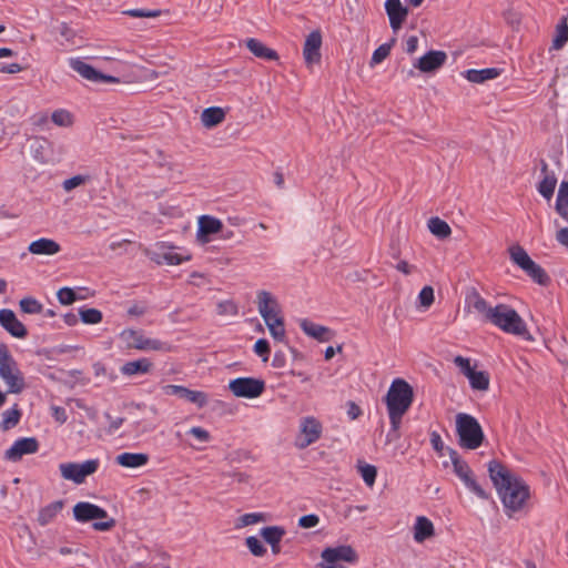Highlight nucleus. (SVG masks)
<instances>
[{
  "instance_id": "nucleus-21",
  "label": "nucleus",
  "mask_w": 568,
  "mask_h": 568,
  "mask_svg": "<svg viewBox=\"0 0 568 568\" xmlns=\"http://www.w3.org/2000/svg\"><path fill=\"white\" fill-rule=\"evenodd\" d=\"M322 34L320 30L312 31L304 43L303 55L307 65L321 61Z\"/></svg>"
},
{
  "instance_id": "nucleus-35",
  "label": "nucleus",
  "mask_w": 568,
  "mask_h": 568,
  "mask_svg": "<svg viewBox=\"0 0 568 568\" xmlns=\"http://www.w3.org/2000/svg\"><path fill=\"white\" fill-rule=\"evenodd\" d=\"M466 377L474 389L487 390L489 388V375L487 372L473 369Z\"/></svg>"
},
{
  "instance_id": "nucleus-33",
  "label": "nucleus",
  "mask_w": 568,
  "mask_h": 568,
  "mask_svg": "<svg viewBox=\"0 0 568 568\" xmlns=\"http://www.w3.org/2000/svg\"><path fill=\"white\" fill-rule=\"evenodd\" d=\"M285 534V529L281 526H266L260 531V535L270 546L280 544Z\"/></svg>"
},
{
  "instance_id": "nucleus-62",
  "label": "nucleus",
  "mask_w": 568,
  "mask_h": 568,
  "mask_svg": "<svg viewBox=\"0 0 568 568\" xmlns=\"http://www.w3.org/2000/svg\"><path fill=\"white\" fill-rule=\"evenodd\" d=\"M104 416H105L106 419L110 420V425H109V429H108V432L110 434H112L115 430H118L122 426V424L124 422L123 417H118L115 419H112V417H111V415L109 413H105Z\"/></svg>"
},
{
  "instance_id": "nucleus-17",
  "label": "nucleus",
  "mask_w": 568,
  "mask_h": 568,
  "mask_svg": "<svg viewBox=\"0 0 568 568\" xmlns=\"http://www.w3.org/2000/svg\"><path fill=\"white\" fill-rule=\"evenodd\" d=\"M73 516L74 519L79 523H88L95 519L108 518V513L105 509L94 504L80 501L73 507Z\"/></svg>"
},
{
  "instance_id": "nucleus-15",
  "label": "nucleus",
  "mask_w": 568,
  "mask_h": 568,
  "mask_svg": "<svg viewBox=\"0 0 568 568\" xmlns=\"http://www.w3.org/2000/svg\"><path fill=\"white\" fill-rule=\"evenodd\" d=\"M39 449V442L34 437H24L16 440L6 450L4 458L10 462H19L23 455L34 454Z\"/></svg>"
},
{
  "instance_id": "nucleus-63",
  "label": "nucleus",
  "mask_w": 568,
  "mask_h": 568,
  "mask_svg": "<svg viewBox=\"0 0 568 568\" xmlns=\"http://www.w3.org/2000/svg\"><path fill=\"white\" fill-rule=\"evenodd\" d=\"M148 312V307L143 304H133L128 308V314L130 316H142Z\"/></svg>"
},
{
  "instance_id": "nucleus-40",
  "label": "nucleus",
  "mask_w": 568,
  "mask_h": 568,
  "mask_svg": "<svg viewBox=\"0 0 568 568\" xmlns=\"http://www.w3.org/2000/svg\"><path fill=\"white\" fill-rule=\"evenodd\" d=\"M556 184L557 179L555 174H546L538 183L537 190L546 200H550L554 195Z\"/></svg>"
},
{
  "instance_id": "nucleus-53",
  "label": "nucleus",
  "mask_w": 568,
  "mask_h": 568,
  "mask_svg": "<svg viewBox=\"0 0 568 568\" xmlns=\"http://www.w3.org/2000/svg\"><path fill=\"white\" fill-rule=\"evenodd\" d=\"M216 311H217V314L222 315V316L223 315L234 316L237 314V306L232 301H222V302L217 303Z\"/></svg>"
},
{
  "instance_id": "nucleus-50",
  "label": "nucleus",
  "mask_w": 568,
  "mask_h": 568,
  "mask_svg": "<svg viewBox=\"0 0 568 568\" xmlns=\"http://www.w3.org/2000/svg\"><path fill=\"white\" fill-rule=\"evenodd\" d=\"M420 306L429 307L434 303V290L432 286L426 285L422 288L418 295Z\"/></svg>"
},
{
  "instance_id": "nucleus-42",
  "label": "nucleus",
  "mask_w": 568,
  "mask_h": 568,
  "mask_svg": "<svg viewBox=\"0 0 568 568\" xmlns=\"http://www.w3.org/2000/svg\"><path fill=\"white\" fill-rule=\"evenodd\" d=\"M79 316L82 323L84 324H99L102 318V312L98 308H87V307H80L79 308Z\"/></svg>"
},
{
  "instance_id": "nucleus-4",
  "label": "nucleus",
  "mask_w": 568,
  "mask_h": 568,
  "mask_svg": "<svg viewBox=\"0 0 568 568\" xmlns=\"http://www.w3.org/2000/svg\"><path fill=\"white\" fill-rule=\"evenodd\" d=\"M413 400V387L403 378L394 379L385 396L387 410L406 414Z\"/></svg>"
},
{
  "instance_id": "nucleus-52",
  "label": "nucleus",
  "mask_w": 568,
  "mask_h": 568,
  "mask_svg": "<svg viewBox=\"0 0 568 568\" xmlns=\"http://www.w3.org/2000/svg\"><path fill=\"white\" fill-rule=\"evenodd\" d=\"M254 352L262 357L264 362L268 359L271 352L270 343L265 338H260L254 344Z\"/></svg>"
},
{
  "instance_id": "nucleus-55",
  "label": "nucleus",
  "mask_w": 568,
  "mask_h": 568,
  "mask_svg": "<svg viewBox=\"0 0 568 568\" xmlns=\"http://www.w3.org/2000/svg\"><path fill=\"white\" fill-rule=\"evenodd\" d=\"M318 523L320 517L315 514L305 515L298 519V526L304 529L314 528Z\"/></svg>"
},
{
  "instance_id": "nucleus-61",
  "label": "nucleus",
  "mask_w": 568,
  "mask_h": 568,
  "mask_svg": "<svg viewBox=\"0 0 568 568\" xmlns=\"http://www.w3.org/2000/svg\"><path fill=\"white\" fill-rule=\"evenodd\" d=\"M430 444L434 450L443 455L444 443L442 440L440 435L435 430L430 433Z\"/></svg>"
},
{
  "instance_id": "nucleus-26",
  "label": "nucleus",
  "mask_w": 568,
  "mask_h": 568,
  "mask_svg": "<svg viewBox=\"0 0 568 568\" xmlns=\"http://www.w3.org/2000/svg\"><path fill=\"white\" fill-rule=\"evenodd\" d=\"M116 463L126 468H138L149 462V455L144 453H122L116 456Z\"/></svg>"
},
{
  "instance_id": "nucleus-8",
  "label": "nucleus",
  "mask_w": 568,
  "mask_h": 568,
  "mask_svg": "<svg viewBox=\"0 0 568 568\" xmlns=\"http://www.w3.org/2000/svg\"><path fill=\"white\" fill-rule=\"evenodd\" d=\"M229 388L236 397L255 398L264 392L265 383L253 377H239L230 382Z\"/></svg>"
},
{
  "instance_id": "nucleus-34",
  "label": "nucleus",
  "mask_w": 568,
  "mask_h": 568,
  "mask_svg": "<svg viewBox=\"0 0 568 568\" xmlns=\"http://www.w3.org/2000/svg\"><path fill=\"white\" fill-rule=\"evenodd\" d=\"M21 418V410L18 404H14L12 408L7 409L2 413V422L0 427L2 430H9L17 426Z\"/></svg>"
},
{
  "instance_id": "nucleus-32",
  "label": "nucleus",
  "mask_w": 568,
  "mask_h": 568,
  "mask_svg": "<svg viewBox=\"0 0 568 568\" xmlns=\"http://www.w3.org/2000/svg\"><path fill=\"white\" fill-rule=\"evenodd\" d=\"M535 283L547 286L550 283V277L546 271L536 262L531 261L526 268L523 270Z\"/></svg>"
},
{
  "instance_id": "nucleus-19",
  "label": "nucleus",
  "mask_w": 568,
  "mask_h": 568,
  "mask_svg": "<svg viewBox=\"0 0 568 568\" xmlns=\"http://www.w3.org/2000/svg\"><path fill=\"white\" fill-rule=\"evenodd\" d=\"M199 227L196 232V240L201 244H206L210 242V236L212 234H216L222 231L223 223L221 220L211 216V215H202L199 217Z\"/></svg>"
},
{
  "instance_id": "nucleus-60",
  "label": "nucleus",
  "mask_w": 568,
  "mask_h": 568,
  "mask_svg": "<svg viewBox=\"0 0 568 568\" xmlns=\"http://www.w3.org/2000/svg\"><path fill=\"white\" fill-rule=\"evenodd\" d=\"M115 526V520L110 518L105 521H95L92 524V528L97 531H109Z\"/></svg>"
},
{
  "instance_id": "nucleus-51",
  "label": "nucleus",
  "mask_w": 568,
  "mask_h": 568,
  "mask_svg": "<svg viewBox=\"0 0 568 568\" xmlns=\"http://www.w3.org/2000/svg\"><path fill=\"white\" fill-rule=\"evenodd\" d=\"M89 180H90L89 175L79 174V175H74L70 179H67L62 185H63L64 191L70 192L71 190L75 189L77 186L84 184Z\"/></svg>"
},
{
  "instance_id": "nucleus-29",
  "label": "nucleus",
  "mask_w": 568,
  "mask_h": 568,
  "mask_svg": "<svg viewBox=\"0 0 568 568\" xmlns=\"http://www.w3.org/2000/svg\"><path fill=\"white\" fill-rule=\"evenodd\" d=\"M500 73L501 70L498 68H486L481 70L470 69L465 72V78L469 82L483 83L487 80H491L499 77Z\"/></svg>"
},
{
  "instance_id": "nucleus-9",
  "label": "nucleus",
  "mask_w": 568,
  "mask_h": 568,
  "mask_svg": "<svg viewBox=\"0 0 568 568\" xmlns=\"http://www.w3.org/2000/svg\"><path fill=\"white\" fill-rule=\"evenodd\" d=\"M300 430L301 435L297 437L295 445L297 448L304 449L321 438L323 427L315 417L307 416L302 418Z\"/></svg>"
},
{
  "instance_id": "nucleus-25",
  "label": "nucleus",
  "mask_w": 568,
  "mask_h": 568,
  "mask_svg": "<svg viewBox=\"0 0 568 568\" xmlns=\"http://www.w3.org/2000/svg\"><path fill=\"white\" fill-rule=\"evenodd\" d=\"M153 367L152 362L149 358H139L136 361L126 362L120 368V372L125 376H132L136 374H148Z\"/></svg>"
},
{
  "instance_id": "nucleus-12",
  "label": "nucleus",
  "mask_w": 568,
  "mask_h": 568,
  "mask_svg": "<svg viewBox=\"0 0 568 568\" xmlns=\"http://www.w3.org/2000/svg\"><path fill=\"white\" fill-rule=\"evenodd\" d=\"M257 307L266 326L276 318H283L280 316L281 310L276 298L267 291H260L257 293Z\"/></svg>"
},
{
  "instance_id": "nucleus-10",
  "label": "nucleus",
  "mask_w": 568,
  "mask_h": 568,
  "mask_svg": "<svg viewBox=\"0 0 568 568\" xmlns=\"http://www.w3.org/2000/svg\"><path fill=\"white\" fill-rule=\"evenodd\" d=\"M0 377L8 386L7 393L20 394L26 388V381L22 372L18 367V363L6 364L0 366Z\"/></svg>"
},
{
  "instance_id": "nucleus-30",
  "label": "nucleus",
  "mask_w": 568,
  "mask_h": 568,
  "mask_svg": "<svg viewBox=\"0 0 568 568\" xmlns=\"http://www.w3.org/2000/svg\"><path fill=\"white\" fill-rule=\"evenodd\" d=\"M225 119V112L220 106H210L203 110L201 114L202 124L207 128H214Z\"/></svg>"
},
{
  "instance_id": "nucleus-64",
  "label": "nucleus",
  "mask_w": 568,
  "mask_h": 568,
  "mask_svg": "<svg viewBox=\"0 0 568 568\" xmlns=\"http://www.w3.org/2000/svg\"><path fill=\"white\" fill-rule=\"evenodd\" d=\"M347 415L351 419H356L357 417H359L362 415V409L356 403L348 402L347 403Z\"/></svg>"
},
{
  "instance_id": "nucleus-36",
  "label": "nucleus",
  "mask_w": 568,
  "mask_h": 568,
  "mask_svg": "<svg viewBox=\"0 0 568 568\" xmlns=\"http://www.w3.org/2000/svg\"><path fill=\"white\" fill-rule=\"evenodd\" d=\"M428 229L438 239H446L452 233L448 223L437 216L429 219Z\"/></svg>"
},
{
  "instance_id": "nucleus-47",
  "label": "nucleus",
  "mask_w": 568,
  "mask_h": 568,
  "mask_svg": "<svg viewBox=\"0 0 568 568\" xmlns=\"http://www.w3.org/2000/svg\"><path fill=\"white\" fill-rule=\"evenodd\" d=\"M264 520V514L262 513H248L244 514L241 517H239L236 523V528H243L253 524H256L258 521Z\"/></svg>"
},
{
  "instance_id": "nucleus-14",
  "label": "nucleus",
  "mask_w": 568,
  "mask_h": 568,
  "mask_svg": "<svg viewBox=\"0 0 568 568\" xmlns=\"http://www.w3.org/2000/svg\"><path fill=\"white\" fill-rule=\"evenodd\" d=\"M162 390L165 395H174L186 402L203 408L207 404V394L201 390H192L181 385H164Z\"/></svg>"
},
{
  "instance_id": "nucleus-41",
  "label": "nucleus",
  "mask_w": 568,
  "mask_h": 568,
  "mask_svg": "<svg viewBox=\"0 0 568 568\" xmlns=\"http://www.w3.org/2000/svg\"><path fill=\"white\" fill-rule=\"evenodd\" d=\"M509 254L511 261L521 270L526 268V266L532 261L528 253L520 245L511 246L509 248Z\"/></svg>"
},
{
  "instance_id": "nucleus-56",
  "label": "nucleus",
  "mask_w": 568,
  "mask_h": 568,
  "mask_svg": "<svg viewBox=\"0 0 568 568\" xmlns=\"http://www.w3.org/2000/svg\"><path fill=\"white\" fill-rule=\"evenodd\" d=\"M186 260H190V256L182 257L178 253L173 252L162 253V263H166L169 265H179Z\"/></svg>"
},
{
  "instance_id": "nucleus-44",
  "label": "nucleus",
  "mask_w": 568,
  "mask_h": 568,
  "mask_svg": "<svg viewBox=\"0 0 568 568\" xmlns=\"http://www.w3.org/2000/svg\"><path fill=\"white\" fill-rule=\"evenodd\" d=\"M357 468L365 484L372 487L375 484L377 476L376 467L369 464L358 463Z\"/></svg>"
},
{
  "instance_id": "nucleus-49",
  "label": "nucleus",
  "mask_w": 568,
  "mask_h": 568,
  "mask_svg": "<svg viewBox=\"0 0 568 568\" xmlns=\"http://www.w3.org/2000/svg\"><path fill=\"white\" fill-rule=\"evenodd\" d=\"M57 297L62 305H71L78 300L75 292L70 287H62L58 291Z\"/></svg>"
},
{
  "instance_id": "nucleus-57",
  "label": "nucleus",
  "mask_w": 568,
  "mask_h": 568,
  "mask_svg": "<svg viewBox=\"0 0 568 568\" xmlns=\"http://www.w3.org/2000/svg\"><path fill=\"white\" fill-rule=\"evenodd\" d=\"M454 363L457 367L460 368L462 373L467 376L474 368L470 366V362L468 358L463 357L460 355L454 358Z\"/></svg>"
},
{
  "instance_id": "nucleus-59",
  "label": "nucleus",
  "mask_w": 568,
  "mask_h": 568,
  "mask_svg": "<svg viewBox=\"0 0 568 568\" xmlns=\"http://www.w3.org/2000/svg\"><path fill=\"white\" fill-rule=\"evenodd\" d=\"M189 434H191L192 436H194L195 438H197L199 440H201L203 443L209 442L211 438L210 433L206 429L199 427V426L192 427L189 430Z\"/></svg>"
},
{
  "instance_id": "nucleus-37",
  "label": "nucleus",
  "mask_w": 568,
  "mask_h": 568,
  "mask_svg": "<svg viewBox=\"0 0 568 568\" xmlns=\"http://www.w3.org/2000/svg\"><path fill=\"white\" fill-rule=\"evenodd\" d=\"M568 41L567 17H564L556 28V37L552 40L551 49L560 50Z\"/></svg>"
},
{
  "instance_id": "nucleus-20",
  "label": "nucleus",
  "mask_w": 568,
  "mask_h": 568,
  "mask_svg": "<svg viewBox=\"0 0 568 568\" xmlns=\"http://www.w3.org/2000/svg\"><path fill=\"white\" fill-rule=\"evenodd\" d=\"M447 60V54L444 51L430 50L420 57L414 64L420 72L432 73L440 69Z\"/></svg>"
},
{
  "instance_id": "nucleus-23",
  "label": "nucleus",
  "mask_w": 568,
  "mask_h": 568,
  "mask_svg": "<svg viewBox=\"0 0 568 568\" xmlns=\"http://www.w3.org/2000/svg\"><path fill=\"white\" fill-rule=\"evenodd\" d=\"M28 250L36 255H54L61 251V246L54 240L41 237L31 242Z\"/></svg>"
},
{
  "instance_id": "nucleus-43",
  "label": "nucleus",
  "mask_w": 568,
  "mask_h": 568,
  "mask_svg": "<svg viewBox=\"0 0 568 568\" xmlns=\"http://www.w3.org/2000/svg\"><path fill=\"white\" fill-rule=\"evenodd\" d=\"M19 306L26 314H40L43 312V305L33 297H23L20 300Z\"/></svg>"
},
{
  "instance_id": "nucleus-11",
  "label": "nucleus",
  "mask_w": 568,
  "mask_h": 568,
  "mask_svg": "<svg viewBox=\"0 0 568 568\" xmlns=\"http://www.w3.org/2000/svg\"><path fill=\"white\" fill-rule=\"evenodd\" d=\"M555 210L568 222V181H561L559 185ZM556 240L568 247V227L560 229L556 234Z\"/></svg>"
},
{
  "instance_id": "nucleus-45",
  "label": "nucleus",
  "mask_w": 568,
  "mask_h": 568,
  "mask_svg": "<svg viewBox=\"0 0 568 568\" xmlns=\"http://www.w3.org/2000/svg\"><path fill=\"white\" fill-rule=\"evenodd\" d=\"M52 122L58 126L68 128L73 123L72 114L63 109L55 110L51 115Z\"/></svg>"
},
{
  "instance_id": "nucleus-5",
  "label": "nucleus",
  "mask_w": 568,
  "mask_h": 568,
  "mask_svg": "<svg viewBox=\"0 0 568 568\" xmlns=\"http://www.w3.org/2000/svg\"><path fill=\"white\" fill-rule=\"evenodd\" d=\"M447 453L453 464L454 473L465 484V486L480 499H488L489 495L473 477V471L468 464L460 457L457 450L448 447Z\"/></svg>"
},
{
  "instance_id": "nucleus-38",
  "label": "nucleus",
  "mask_w": 568,
  "mask_h": 568,
  "mask_svg": "<svg viewBox=\"0 0 568 568\" xmlns=\"http://www.w3.org/2000/svg\"><path fill=\"white\" fill-rule=\"evenodd\" d=\"M397 39L393 37L388 42L379 45L372 55L371 67L382 63L390 53L392 48L395 45Z\"/></svg>"
},
{
  "instance_id": "nucleus-13",
  "label": "nucleus",
  "mask_w": 568,
  "mask_h": 568,
  "mask_svg": "<svg viewBox=\"0 0 568 568\" xmlns=\"http://www.w3.org/2000/svg\"><path fill=\"white\" fill-rule=\"evenodd\" d=\"M70 67L78 72L82 78L88 81L98 83V82H110V83H119L120 80L115 77L104 74L101 71L94 69L92 65L85 63L80 59H71Z\"/></svg>"
},
{
  "instance_id": "nucleus-31",
  "label": "nucleus",
  "mask_w": 568,
  "mask_h": 568,
  "mask_svg": "<svg viewBox=\"0 0 568 568\" xmlns=\"http://www.w3.org/2000/svg\"><path fill=\"white\" fill-rule=\"evenodd\" d=\"M64 506L63 500H55L39 510L38 523L40 526H47L50 524L55 516L62 510Z\"/></svg>"
},
{
  "instance_id": "nucleus-2",
  "label": "nucleus",
  "mask_w": 568,
  "mask_h": 568,
  "mask_svg": "<svg viewBox=\"0 0 568 568\" xmlns=\"http://www.w3.org/2000/svg\"><path fill=\"white\" fill-rule=\"evenodd\" d=\"M466 302L471 305L486 322H489L505 333L520 336L526 341H534L529 334L526 323L520 315L507 304H498L490 307L486 300L474 287L468 290Z\"/></svg>"
},
{
  "instance_id": "nucleus-54",
  "label": "nucleus",
  "mask_w": 568,
  "mask_h": 568,
  "mask_svg": "<svg viewBox=\"0 0 568 568\" xmlns=\"http://www.w3.org/2000/svg\"><path fill=\"white\" fill-rule=\"evenodd\" d=\"M133 18H155L161 14L160 10L132 9L125 12Z\"/></svg>"
},
{
  "instance_id": "nucleus-1",
  "label": "nucleus",
  "mask_w": 568,
  "mask_h": 568,
  "mask_svg": "<svg viewBox=\"0 0 568 568\" xmlns=\"http://www.w3.org/2000/svg\"><path fill=\"white\" fill-rule=\"evenodd\" d=\"M488 473L501 499L505 514L511 518L516 513L525 511L530 498V489L525 480L495 459L489 462Z\"/></svg>"
},
{
  "instance_id": "nucleus-27",
  "label": "nucleus",
  "mask_w": 568,
  "mask_h": 568,
  "mask_svg": "<svg viewBox=\"0 0 568 568\" xmlns=\"http://www.w3.org/2000/svg\"><path fill=\"white\" fill-rule=\"evenodd\" d=\"M300 325L306 335H308L320 342H327L331 338L329 328H327L325 326L315 324L308 320H302Z\"/></svg>"
},
{
  "instance_id": "nucleus-24",
  "label": "nucleus",
  "mask_w": 568,
  "mask_h": 568,
  "mask_svg": "<svg viewBox=\"0 0 568 568\" xmlns=\"http://www.w3.org/2000/svg\"><path fill=\"white\" fill-rule=\"evenodd\" d=\"M435 535L433 523L425 516H418L414 526V539L423 542Z\"/></svg>"
},
{
  "instance_id": "nucleus-7",
  "label": "nucleus",
  "mask_w": 568,
  "mask_h": 568,
  "mask_svg": "<svg viewBox=\"0 0 568 568\" xmlns=\"http://www.w3.org/2000/svg\"><path fill=\"white\" fill-rule=\"evenodd\" d=\"M99 459H89L82 464L79 463H63L59 468L61 476L67 480H72L75 484L84 483L85 478L94 474L99 468Z\"/></svg>"
},
{
  "instance_id": "nucleus-48",
  "label": "nucleus",
  "mask_w": 568,
  "mask_h": 568,
  "mask_svg": "<svg viewBox=\"0 0 568 568\" xmlns=\"http://www.w3.org/2000/svg\"><path fill=\"white\" fill-rule=\"evenodd\" d=\"M270 334L277 341L285 338L284 318H276L267 326Z\"/></svg>"
},
{
  "instance_id": "nucleus-46",
  "label": "nucleus",
  "mask_w": 568,
  "mask_h": 568,
  "mask_svg": "<svg viewBox=\"0 0 568 568\" xmlns=\"http://www.w3.org/2000/svg\"><path fill=\"white\" fill-rule=\"evenodd\" d=\"M245 545L253 556L262 557L266 554L265 546L261 542V540L255 536H250L245 539Z\"/></svg>"
},
{
  "instance_id": "nucleus-58",
  "label": "nucleus",
  "mask_w": 568,
  "mask_h": 568,
  "mask_svg": "<svg viewBox=\"0 0 568 568\" xmlns=\"http://www.w3.org/2000/svg\"><path fill=\"white\" fill-rule=\"evenodd\" d=\"M16 359L12 357L7 344H0V366L6 364H13Z\"/></svg>"
},
{
  "instance_id": "nucleus-6",
  "label": "nucleus",
  "mask_w": 568,
  "mask_h": 568,
  "mask_svg": "<svg viewBox=\"0 0 568 568\" xmlns=\"http://www.w3.org/2000/svg\"><path fill=\"white\" fill-rule=\"evenodd\" d=\"M121 342L125 345L126 348H135L140 351H169L170 347L159 341L146 338L140 331L133 328L123 329L119 335Z\"/></svg>"
},
{
  "instance_id": "nucleus-18",
  "label": "nucleus",
  "mask_w": 568,
  "mask_h": 568,
  "mask_svg": "<svg viewBox=\"0 0 568 568\" xmlns=\"http://www.w3.org/2000/svg\"><path fill=\"white\" fill-rule=\"evenodd\" d=\"M0 325L13 337L26 338L28 335L24 324L9 308L0 310Z\"/></svg>"
},
{
  "instance_id": "nucleus-22",
  "label": "nucleus",
  "mask_w": 568,
  "mask_h": 568,
  "mask_svg": "<svg viewBox=\"0 0 568 568\" xmlns=\"http://www.w3.org/2000/svg\"><path fill=\"white\" fill-rule=\"evenodd\" d=\"M385 10L389 19V26L396 33L405 22L408 9L402 4L400 0H386Z\"/></svg>"
},
{
  "instance_id": "nucleus-28",
  "label": "nucleus",
  "mask_w": 568,
  "mask_h": 568,
  "mask_svg": "<svg viewBox=\"0 0 568 568\" xmlns=\"http://www.w3.org/2000/svg\"><path fill=\"white\" fill-rule=\"evenodd\" d=\"M247 49L257 58L265 60H277L278 54L275 50L267 48L261 41L250 38L246 40Z\"/></svg>"
},
{
  "instance_id": "nucleus-16",
  "label": "nucleus",
  "mask_w": 568,
  "mask_h": 568,
  "mask_svg": "<svg viewBox=\"0 0 568 568\" xmlns=\"http://www.w3.org/2000/svg\"><path fill=\"white\" fill-rule=\"evenodd\" d=\"M322 558L327 564H335L337 561L356 562L358 555L355 549L349 545H341L337 547H327L322 551Z\"/></svg>"
},
{
  "instance_id": "nucleus-39",
  "label": "nucleus",
  "mask_w": 568,
  "mask_h": 568,
  "mask_svg": "<svg viewBox=\"0 0 568 568\" xmlns=\"http://www.w3.org/2000/svg\"><path fill=\"white\" fill-rule=\"evenodd\" d=\"M404 415L405 414H402L399 412L388 410V416H389V422H390V429L386 436V439L388 443L395 442L400 437L399 427H400L402 418Z\"/></svg>"
},
{
  "instance_id": "nucleus-3",
  "label": "nucleus",
  "mask_w": 568,
  "mask_h": 568,
  "mask_svg": "<svg viewBox=\"0 0 568 568\" xmlns=\"http://www.w3.org/2000/svg\"><path fill=\"white\" fill-rule=\"evenodd\" d=\"M456 432L458 444L462 448L477 449L481 446L485 435L478 420L466 413L456 415Z\"/></svg>"
}]
</instances>
